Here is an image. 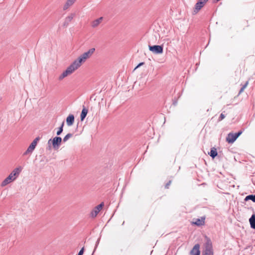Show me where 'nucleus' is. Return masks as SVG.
<instances>
[{
  "mask_svg": "<svg viewBox=\"0 0 255 255\" xmlns=\"http://www.w3.org/2000/svg\"><path fill=\"white\" fill-rule=\"evenodd\" d=\"M205 4L203 2H199L198 1V2H197L196 3L195 6L194 11L195 12V13H197V12H198L205 5Z\"/></svg>",
  "mask_w": 255,
  "mask_h": 255,
  "instance_id": "4468645a",
  "label": "nucleus"
},
{
  "mask_svg": "<svg viewBox=\"0 0 255 255\" xmlns=\"http://www.w3.org/2000/svg\"><path fill=\"white\" fill-rule=\"evenodd\" d=\"M190 254L192 255H200V246L199 244L195 245L192 250H191Z\"/></svg>",
  "mask_w": 255,
  "mask_h": 255,
  "instance_id": "9b49d317",
  "label": "nucleus"
},
{
  "mask_svg": "<svg viewBox=\"0 0 255 255\" xmlns=\"http://www.w3.org/2000/svg\"><path fill=\"white\" fill-rule=\"evenodd\" d=\"M242 133V131H239L236 133H229L226 137V141L229 143H233Z\"/></svg>",
  "mask_w": 255,
  "mask_h": 255,
  "instance_id": "39448f33",
  "label": "nucleus"
},
{
  "mask_svg": "<svg viewBox=\"0 0 255 255\" xmlns=\"http://www.w3.org/2000/svg\"><path fill=\"white\" fill-rule=\"evenodd\" d=\"M62 141V138L60 137H55L53 139H49L48 140V144L51 142L52 146L54 148H58Z\"/></svg>",
  "mask_w": 255,
  "mask_h": 255,
  "instance_id": "423d86ee",
  "label": "nucleus"
},
{
  "mask_svg": "<svg viewBox=\"0 0 255 255\" xmlns=\"http://www.w3.org/2000/svg\"><path fill=\"white\" fill-rule=\"evenodd\" d=\"M209 154L213 158H215L217 155V149L215 147H213L211 148Z\"/></svg>",
  "mask_w": 255,
  "mask_h": 255,
  "instance_id": "dca6fc26",
  "label": "nucleus"
},
{
  "mask_svg": "<svg viewBox=\"0 0 255 255\" xmlns=\"http://www.w3.org/2000/svg\"><path fill=\"white\" fill-rule=\"evenodd\" d=\"M205 217H202L200 219H195L192 222V224L198 226L203 225L205 223Z\"/></svg>",
  "mask_w": 255,
  "mask_h": 255,
  "instance_id": "9d476101",
  "label": "nucleus"
},
{
  "mask_svg": "<svg viewBox=\"0 0 255 255\" xmlns=\"http://www.w3.org/2000/svg\"><path fill=\"white\" fill-rule=\"evenodd\" d=\"M84 248H82V249L79 252L78 255H83V253H84Z\"/></svg>",
  "mask_w": 255,
  "mask_h": 255,
  "instance_id": "5701e85b",
  "label": "nucleus"
},
{
  "mask_svg": "<svg viewBox=\"0 0 255 255\" xmlns=\"http://www.w3.org/2000/svg\"><path fill=\"white\" fill-rule=\"evenodd\" d=\"M208 0H199V2H202L206 4V3L208 1Z\"/></svg>",
  "mask_w": 255,
  "mask_h": 255,
  "instance_id": "393cba45",
  "label": "nucleus"
},
{
  "mask_svg": "<svg viewBox=\"0 0 255 255\" xmlns=\"http://www.w3.org/2000/svg\"><path fill=\"white\" fill-rule=\"evenodd\" d=\"M251 227L253 229H255V214H254L249 219Z\"/></svg>",
  "mask_w": 255,
  "mask_h": 255,
  "instance_id": "2eb2a0df",
  "label": "nucleus"
},
{
  "mask_svg": "<svg viewBox=\"0 0 255 255\" xmlns=\"http://www.w3.org/2000/svg\"><path fill=\"white\" fill-rule=\"evenodd\" d=\"M103 20V17H100L96 19L93 20L91 22V26L93 28L97 27L102 22Z\"/></svg>",
  "mask_w": 255,
  "mask_h": 255,
  "instance_id": "1a4fd4ad",
  "label": "nucleus"
},
{
  "mask_svg": "<svg viewBox=\"0 0 255 255\" xmlns=\"http://www.w3.org/2000/svg\"><path fill=\"white\" fill-rule=\"evenodd\" d=\"M72 134L71 133H68L63 138L64 142L66 141L69 138L72 137Z\"/></svg>",
  "mask_w": 255,
  "mask_h": 255,
  "instance_id": "aec40b11",
  "label": "nucleus"
},
{
  "mask_svg": "<svg viewBox=\"0 0 255 255\" xmlns=\"http://www.w3.org/2000/svg\"><path fill=\"white\" fill-rule=\"evenodd\" d=\"M39 139L40 138L39 137H36L28 146L27 150L24 152L23 155L31 154L33 151L34 150Z\"/></svg>",
  "mask_w": 255,
  "mask_h": 255,
  "instance_id": "20e7f679",
  "label": "nucleus"
},
{
  "mask_svg": "<svg viewBox=\"0 0 255 255\" xmlns=\"http://www.w3.org/2000/svg\"><path fill=\"white\" fill-rule=\"evenodd\" d=\"M95 51V49L94 48H91L88 51L81 55L58 76V80L61 81L66 77L73 73L83 63L92 56Z\"/></svg>",
  "mask_w": 255,
  "mask_h": 255,
  "instance_id": "f257e3e1",
  "label": "nucleus"
},
{
  "mask_svg": "<svg viewBox=\"0 0 255 255\" xmlns=\"http://www.w3.org/2000/svg\"><path fill=\"white\" fill-rule=\"evenodd\" d=\"M74 122V117L73 115H70L66 119V123L68 126H71Z\"/></svg>",
  "mask_w": 255,
  "mask_h": 255,
  "instance_id": "f8f14e48",
  "label": "nucleus"
},
{
  "mask_svg": "<svg viewBox=\"0 0 255 255\" xmlns=\"http://www.w3.org/2000/svg\"><path fill=\"white\" fill-rule=\"evenodd\" d=\"M87 113H88V110L85 108H83L81 114V121H83V120L86 117Z\"/></svg>",
  "mask_w": 255,
  "mask_h": 255,
  "instance_id": "f3484780",
  "label": "nucleus"
},
{
  "mask_svg": "<svg viewBox=\"0 0 255 255\" xmlns=\"http://www.w3.org/2000/svg\"><path fill=\"white\" fill-rule=\"evenodd\" d=\"M64 126V122L62 124L61 126L59 128V130L57 132V135H60L63 131V127Z\"/></svg>",
  "mask_w": 255,
  "mask_h": 255,
  "instance_id": "6ab92c4d",
  "label": "nucleus"
},
{
  "mask_svg": "<svg viewBox=\"0 0 255 255\" xmlns=\"http://www.w3.org/2000/svg\"><path fill=\"white\" fill-rule=\"evenodd\" d=\"M171 180L169 181V182H168L167 183H166V185H165V188L166 189H168V188H169V186H170V184H171Z\"/></svg>",
  "mask_w": 255,
  "mask_h": 255,
  "instance_id": "4be33fe9",
  "label": "nucleus"
},
{
  "mask_svg": "<svg viewBox=\"0 0 255 255\" xmlns=\"http://www.w3.org/2000/svg\"><path fill=\"white\" fill-rule=\"evenodd\" d=\"M251 200L254 202H255V194L254 195H250L247 196L246 197L245 200Z\"/></svg>",
  "mask_w": 255,
  "mask_h": 255,
  "instance_id": "a211bd4d",
  "label": "nucleus"
},
{
  "mask_svg": "<svg viewBox=\"0 0 255 255\" xmlns=\"http://www.w3.org/2000/svg\"><path fill=\"white\" fill-rule=\"evenodd\" d=\"M22 170V167L19 166L14 168L9 175L1 182V186L4 187L15 180Z\"/></svg>",
  "mask_w": 255,
  "mask_h": 255,
  "instance_id": "f03ea898",
  "label": "nucleus"
},
{
  "mask_svg": "<svg viewBox=\"0 0 255 255\" xmlns=\"http://www.w3.org/2000/svg\"><path fill=\"white\" fill-rule=\"evenodd\" d=\"M142 64H143V63H139V64L138 65V66H137L136 68H137L138 67H139V66H140L142 65Z\"/></svg>",
  "mask_w": 255,
  "mask_h": 255,
  "instance_id": "a878e982",
  "label": "nucleus"
},
{
  "mask_svg": "<svg viewBox=\"0 0 255 255\" xmlns=\"http://www.w3.org/2000/svg\"><path fill=\"white\" fill-rule=\"evenodd\" d=\"M75 1L76 0H67L66 2L63 6V9H67L69 7L72 6L74 3Z\"/></svg>",
  "mask_w": 255,
  "mask_h": 255,
  "instance_id": "ddd939ff",
  "label": "nucleus"
},
{
  "mask_svg": "<svg viewBox=\"0 0 255 255\" xmlns=\"http://www.w3.org/2000/svg\"><path fill=\"white\" fill-rule=\"evenodd\" d=\"M206 243L204 245V249L203 251V255H214L212 243L211 240L207 237H205Z\"/></svg>",
  "mask_w": 255,
  "mask_h": 255,
  "instance_id": "7ed1b4c3",
  "label": "nucleus"
},
{
  "mask_svg": "<svg viewBox=\"0 0 255 255\" xmlns=\"http://www.w3.org/2000/svg\"><path fill=\"white\" fill-rule=\"evenodd\" d=\"M248 83L249 82H247L246 84L243 86V87L240 90V93L243 92L244 91L245 89L247 87Z\"/></svg>",
  "mask_w": 255,
  "mask_h": 255,
  "instance_id": "412c9836",
  "label": "nucleus"
},
{
  "mask_svg": "<svg viewBox=\"0 0 255 255\" xmlns=\"http://www.w3.org/2000/svg\"><path fill=\"white\" fill-rule=\"evenodd\" d=\"M225 116L223 114H221L220 117V120H222L225 118Z\"/></svg>",
  "mask_w": 255,
  "mask_h": 255,
  "instance_id": "b1692460",
  "label": "nucleus"
},
{
  "mask_svg": "<svg viewBox=\"0 0 255 255\" xmlns=\"http://www.w3.org/2000/svg\"><path fill=\"white\" fill-rule=\"evenodd\" d=\"M150 51L155 54H161L163 52V47L160 45H154L148 46Z\"/></svg>",
  "mask_w": 255,
  "mask_h": 255,
  "instance_id": "6e6552de",
  "label": "nucleus"
},
{
  "mask_svg": "<svg viewBox=\"0 0 255 255\" xmlns=\"http://www.w3.org/2000/svg\"><path fill=\"white\" fill-rule=\"evenodd\" d=\"M104 206V203L102 202L100 204L95 207L91 212V216L93 218H95L100 212V211L102 209Z\"/></svg>",
  "mask_w": 255,
  "mask_h": 255,
  "instance_id": "0eeeda50",
  "label": "nucleus"
}]
</instances>
